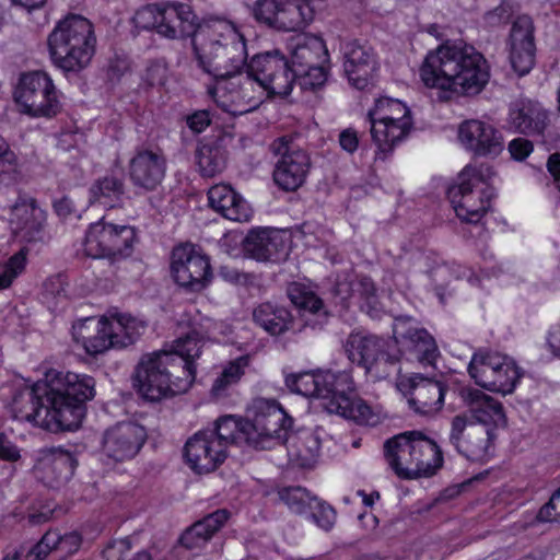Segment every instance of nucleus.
<instances>
[{
	"label": "nucleus",
	"instance_id": "obj_1",
	"mask_svg": "<svg viewBox=\"0 0 560 560\" xmlns=\"http://www.w3.org/2000/svg\"><path fill=\"white\" fill-rule=\"evenodd\" d=\"M95 396V380L85 374L49 370L44 381L16 389L12 398L15 419L51 433L79 429L86 401Z\"/></svg>",
	"mask_w": 560,
	"mask_h": 560
},
{
	"label": "nucleus",
	"instance_id": "obj_2",
	"mask_svg": "<svg viewBox=\"0 0 560 560\" xmlns=\"http://www.w3.org/2000/svg\"><path fill=\"white\" fill-rule=\"evenodd\" d=\"M420 77L427 88L474 96L489 82L490 67L472 45L448 40L427 55Z\"/></svg>",
	"mask_w": 560,
	"mask_h": 560
},
{
	"label": "nucleus",
	"instance_id": "obj_3",
	"mask_svg": "<svg viewBox=\"0 0 560 560\" xmlns=\"http://www.w3.org/2000/svg\"><path fill=\"white\" fill-rule=\"evenodd\" d=\"M291 393L315 397L328 413H336L360 425L374 427L381 415L355 392L352 378L345 372L305 371L285 376Z\"/></svg>",
	"mask_w": 560,
	"mask_h": 560
},
{
	"label": "nucleus",
	"instance_id": "obj_4",
	"mask_svg": "<svg viewBox=\"0 0 560 560\" xmlns=\"http://www.w3.org/2000/svg\"><path fill=\"white\" fill-rule=\"evenodd\" d=\"M196 377V365L177 353L176 349L144 354L133 373V386L149 401L183 394Z\"/></svg>",
	"mask_w": 560,
	"mask_h": 560
},
{
	"label": "nucleus",
	"instance_id": "obj_5",
	"mask_svg": "<svg viewBox=\"0 0 560 560\" xmlns=\"http://www.w3.org/2000/svg\"><path fill=\"white\" fill-rule=\"evenodd\" d=\"M52 65L65 74H78L86 69L96 48L93 24L79 14H68L58 21L47 37Z\"/></svg>",
	"mask_w": 560,
	"mask_h": 560
},
{
	"label": "nucleus",
	"instance_id": "obj_6",
	"mask_svg": "<svg viewBox=\"0 0 560 560\" xmlns=\"http://www.w3.org/2000/svg\"><path fill=\"white\" fill-rule=\"evenodd\" d=\"M198 67L218 83L230 82L244 92L243 77L248 58L246 42L237 32L191 40Z\"/></svg>",
	"mask_w": 560,
	"mask_h": 560
},
{
	"label": "nucleus",
	"instance_id": "obj_7",
	"mask_svg": "<svg viewBox=\"0 0 560 560\" xmlns=\"http://www.w3.org/2000/svg\"><path fill=\"white\" fill-rule=\"evenodd\" d=\"M494 174L491 166L467 165L457 176V183L447 189L456 215L465 222L478 223L490 208L494 189L481 187Z\"/></svg>",
	"mask_w": 560,
	"mask_h": 560
},
{
	"label": "nucleus",
	"instance_id": "obj_8",
	"mask_svg": "<svg viewBox=\"0 0 560 560\" xmlns=\"http://www.w3.org/2000/svg\"><path fill=\"white\" fill-rule=\"evenodd\" d=\"M257 83L269 96H288L294 84L290 60L278 49L257 52L247 58L243 77L244 91Z\"/></svg>",
	"mask_w": 560,
	"mask_h": 560
},
{
	"label": "nucleus",
	"instance_id": "obj_9",
	"mask_svg": "<svg viewBox=\"0 0 560 560\" xmlns=\"http://www.w3.org/2000/svg\"><path fill=\"white\" fill-rule=\"evenodd\" d=\"M137 231L131 225H118L106 222L104 218L90 224L83 247L86 256L106 259L115 265L131 256Z\"/></svg>",
	"mask_w": 560,
	"mask_h": 560
},
{
	"label": "nucleus",
	"instance_id": "obj_10",
	"mask_svg": "<svg viewBox=\"0 0 560 560\" xmlns=\"http://www.w3.org/2000/svg\"><path fill=\"white\" fill-rule=\"evenodd\" d=\"M368 116L372 139L383 153H390L412 126L410 109L399 100L389 97L378 98Z\"/></svg>",
	"mask_w": 560,
	"mask_h": 560
},
{
	"label": "nucleus",
	"instance_id": "obj_11",
	"mask_svg": "<svg viewBox=\"0 0 560 560\" xmlns=\"http://www.w3.org/2000/svg\"><path fill=\"white\" fill-rule=\"evenodd\" d=\"M390 348L389 340L363 332H351L345 343L348 359L380 380L390 376L399 362Z\"/></svg>",
	"mask_w": 560,
	"mask_h": 560
},
{
	"label": "nucleus",
	"instance_id": "obj_12",
	"mask_svg": "<svg viewBox=\"0 0 560 560\" xmlns=\"http://www.w3.org/2000/svg\"><path fill=\"white\" fill-rule=\"evenodd\" d=\"M293 419L276 401L259 398L253 404V419L245 420L249 430L252 447L270 450L278 442L285 444L290 441L289 431Z\"/></svg>",
	"mask_w": 560,
	"mask_h": 560
},
{
	"label": "nucleus",
	"instance_id": "obj_13",
	"mask_svg": "<svg viewBox=\"0 0 560 560\" xmlns=\"http://www.w3.org/2000/svg\"><path fill=\"white\" fill-rule=\"evenodd\" d=\"M468 373L477 385L503 395L511 394L522 376L511 358L489 351L474 353Z\"/></svg>",
	"mask_w": 560,
	"mask_h": 560
},
{
	"label": "nucleus",
	"instance_id": "obj_14",
	"mask_svg": "<svg viewBox=\"0 0 560 560\" xmlns=\"http://www.w3.org/2000/svg\"><path fill=\"white\" fill-rule=\"evenodd\" d=\"M255 21L278 32H296L306 27L315 12L304 0H256L250 8Z\"/></svg>",
	"mask_w": 560,
	"mask_h": 560
},
{
	"label": "nucleus",
	"instance_id": "obj_15",
	"mask_svg": "<svg viewBox=\"0 0 560 560\" xmlns=\"http://www.w3.org/2000/svg\"><path fill=\"white\" fill-rule=\"evenodd\" d=\"M14 98L23 107V113L34 117H52L61 108L55 84L43 71L22 74Z\"/></svg>",
	"mask_w": 560,
	"mask_h": 560
},
{
	"label": "nucleus",
	"instance_id": "obj_16",
	"mask_svg": "<svg viewBox=\"0 0 560 560\" xmlns=\"http://www.w3.org/2000/svg\"><path fill=\"white\" fill-rule=\"evenodd\" d=\"M171 275L188 292H201L212 280L210 258L194 244H180L171 254Z\"/></svg>",
	"mask_w": 560,
	"mask_h": 560
},
{
	"label": "nucleus",
	"instance_id": "obj_17",
	"mask_svg": "<svg viewBox=\"0 0 560 560\" xmlns=\"http://www.w3.org/2000/svg\"><path fill=\"white\" fill-rule=\"evenodd\" d=\"M395 353L407 361H417L423 366H433L439 357L434 338L424 329L419 328L408 316L395 318L393 324Z\"/></svg>",
	"mask_w": 560,
	"mask_h": 560
},
{
	"label": "nucleus",
	"instance_id": "obj_18",
	"mask_svg": "<svg viewBox=\"0 0 560 560\" xmlns=\"http://www.w3.org/2000/svg\"><path fill=\"white\" fill-rule=\"evenodd\" d=\"M275 152L281 155L273 170L276 185L285 191H295L306 179L311 159L306 151L294 147L285 137L272 143Z\"/></svg>",
	"mask_w": 560,
	"mask_h": 560
},
{
	"label": "nucleus",
	"instance_id": "obj_19",
	"mask_svg": "<svg viewBox=\"0 0 560 560\" xmlns=\"http://www.w3.org/2000/svg\"><path fill=\"white\" fill-rule=\"evenodd\" d=\"M166 173V158L160 150L139 147L128 164V176L136 194L155 191Z\"/></svg>",
	"mask_w": 560,
	"mask_h": 560
},
{
	"label": "nucleus",
	"instance_id": "obj_20",
	"mask_svg": "<svg viewBox=\"0 0 560 560\" xmlns=\"http://www.w3.org/2000/svg\"><path fill=\"white\" fill-rule=\"evenodd\" d=\"M495 439L490 429L476 430L468 413L456 415L451 421L448 443L455 451L468 459H480L489 452Z\"/></svg>",
	"mask_w": 560,
	"mask_h": 560
},
{
	"label": "nucleus",
	"instance_id": "obj_21",
	"mask_svg": "<svg viewBox=\"0 0 560 560\" xmlns=\"http://www.w3.org/2000/svg\"><path fill=\"white\" fill-rule=\"evenodd\" d=\"M145 441L144 427L130 421L118 422L104 432L102 451L115 462H125L133 458Z\"/></svg>",
	"mask_w": 560,
	"mask_h": 560
},
{
	"label": "nucleus",
	"instance_id": "obj_22",
	"mask_svg": "<svg viewBox=\"0 0 560 560\" xmlns=\"http://www.w3.org/2000/svg\"><path fill=\"white\" fill-rule=\"evenodd\" d=\"M534 23L528 15L517 16L510 33V61L520 75L527 74L535 65L536 45Z\"/></svg>",
	"mask_w": 560,
	"mask_h": 560
},
{
	"label": "nucleus",
	"instance_id": "obj_23",
	"mask_svg": "<svg viewBox=\"0 0 560 560\" xmlns=\"http://www.w3.org/2000/svg\"><path fill=\"white\" fill-rule=\"evenodd\" d=\"M458 139L468 151L478 156H497L503 150L501 131L488 121L470 119L462 122Z\"/></svg>",
	"mask_w": 560,
	"mask_h": 560
},
{
	"label": "nucleus",
	"instance_id": "obj_24",
	"mask_svg": "<svg viewBox=\"0 0 560 560\" xmlns=\"http://www.w3.org/2000/svg\"><path fill=\"white\" fill-rule=\"evenodd\" d=\"M200 27V20L190 4L164 1L159 35L167 39L192 37L200 40L202 32L197 35Z\"/></svg>",
	"mask_w": 560,
	"mask_h": 560
},
{
	"label": "nucleus",
	"instance_id": "obj_25",
	"mask_svg": "<svg viewBox=\"0 0 560 560\" xmlns=\"http://www.w3.org/2000/svg\"><path fill=\"white\" fill-rule=\"evenodd\" d=\"M245 256L257 261H280L287 256V246L282 231L273 228H255L248 231L242 241Z\"/></svg>",
	"mask_w": 560,
	"mask_h": 560
},
{
	"label": "nucleus",
	"instance_id": "obj_26",
	"mask_svg": "<svg viewBox=\"0 0 560 560\" xmlns=\"http://www.w3.org/2000/svg\"><path fill=\"white\" fill-rule=\"evenodd\" d=\"M343 59V70L349 83L358 90L366 89L377 70V59L372 47L358 40L347 43Z\"/></svg>",
	"mask_w": 560,
	"mask_h": 560
},
{
	"label": "nucleus",
	"instance_id": "obj_27",
	"mask_svg": "<svg viewBox=\"0 0 560 560\" xmlns=\"http://www.w3.org/2000/svg\"><path fill=\"white\" fill-rule=\"evenodd\" d=\"M508 121L515 132L544 138L549 126V114L540 103L520 98L510 104Z\"/></svg>",
	"mask_w": 560,
	"mask_h": 560
},
{
	"label": "nucleus",
	"instance_id": "obj_28",
	"mask_svg": "<svg viewBox=\"0 0 560 560\" xmlns=\"http://www.w3.org/2000/svg\"><path fill=\"white\" fill-rule=\"evenodd\" d=\"M213 434L199 431L185 444L184 456L189 467L198 474L211 472L226 458L223 447H217Z\"/></svg>",
	"mask_w": 560,
	"mask_h": 560
},
{
	"label": "nucleus",
	"instance_id": "obj_29",
	"mask_svg": "<svg viewBox=\"0 0 560 560\" xmlns=\"http://www.w3.org/2000/svg\"><path fill=\"white\" fill-rule=\"evenodd\" d=\"M221 326V322L198 312L191 319L190 330L175 339L172 346L179 355L195 364V360L201 354L205 341L209 340Z\"/></svg>",
	"mask_w": 560,
	"mask_h": 560
},
{
	"label": "nucleus",
	"instance_id": "obj_30",
	"mask_svg": "<svg viewBox=\"0 0 560 560\" xmlns=\"http://www.w3.org/2000/svg\"><path fill=\"white\" fill-rule=\"evenodd\" d=\"M12 213V222L23 240L27 242L43 240L46 211L37 205L35 198L20 196L13 206Z\"/></svg>",
	"mask_w": 560,
	"mask_h": 560
},
{
	"label": "nucleus",
	"instance_id": "obj_31",
	"mask_svg": "<svg viewBox=\"0 0 560 560\" xmlns=\"http://www.w3.org/2000/svg\"><path fill=\"white\" fill-rule=\"evenodd\" d=\"M72 336L75 342L81 343L90 355H97L113 348L107 317L80 319L72 326Z\"/></svg>",
	"mask_w": 560,
	"mask_h": 560
},
{
	"label": "nucleus",
	"instance_id": "obj_32",
	"mask_svg": "<svg viewBox=\"0 0 560 560\" xmlns=\"http://www.w3.org/2000/svg\"><path fill=\"white\" fill-rule=\"evenodd\" d=\"M463 398L468 406L470 421L483 424L492 432L497 428L505 427L506 417L500 401L479 389H468Z\"/></svg>",
	"mask_w": 560,
	"mask_h": 560
},
{
	"label": "nucleus",
	"instance_id": "obj_33",
	"mask_svg": "<svg viewBox=\"0 0 560 560\" xmlns=\"http://www.w3.org/2000/svg\"><path fill=\"white\" fill-rule=\"evenodd\" d=\"M409 405L420 415H431L442 409L446 387L443 383L416 374L410 378Z\"/></svg>",
	"mask_w": 560,
	"mask_h": 560
},
{
	"label": "nucleus",
	"instance_id": "obj_34",
	"mask_svg": "<svg viewBox=\"0 0 560 560\" xmlns=\"http://www.w3.org/2000/svg\"><path fill=\"white\" fill-rule=\"evenodd\" d=\"M410 435L399 433L384 443V454L389 467L400 479H418L417 462L411 453Z\"/></svg>",
	"mask_w": 560,
	"mask_h": 560
},
{
	"label": "nucleus",
	"instance_id": "obj_35",
	"mask_svg": "<svg viewBox=\"0 0 560 560\" xmlns=\"http://www.w3.org/2000/svg\"><path fill=\"white\" fill-rule=\"evenodd\" d=\"M232 142L233 136L221 131L213 140L197 148L196 159L201 176L213 177L225 168L228 148Z\"/></svg>",
	"mask_w": 560,
	"mask_h": 560
},
{
	"label": "nucleus",
	"instance_id": "obj_36",
	"mask_svg": "<svg viewBox=\"0 0 560 560\" xmlns=\"http://www.w3.org/2000/svg\"><path fill=\"white\" fill-rule=\"evenodd\" d=\"M209 205L224 218L232 221H247L252 209L247 201L230 185L219 184L208 191Z\"/></svg>",
	"mask_w": 560,
	"mask_h": 560
},
{
	"label": "nucleus",
	"instance_id": "obj_37",
	"mask_svg": "<svg viewBox=\"0 0 560 560\" xmlns=\"http://www.w3.org/2000/svg\"><path fill=\"white\" fill-rule=\"evenodd\" d=\"M229 517L228 510L219 509L186 528L178 542L188 550L200 549L223 527Z\"/></svg>",
	"mask_w": 560,
	"mask_h": 560
},
{
	"label": "nucleus",
	"instance_id": "obj_38",
	"mask_svg": "<svg viewBox=\"0 0 560 560\" xmlns=\"http://www.w3.org/2000/svg\"><path fill=\"white\" fill-rule=\"evenodd\" d=\"M407 434H411V453L416 457L418 478L434 475L443 465V454L440 446L421 431H407Z\"/></svg>",
	"mask_w": 560,
	"mask_h": 560
},
{
	"label": "nucleus",
	"instance_id": "obj_39",
	"mask_svg": "<svg viewBox=\"0 0 560 560\" xmlns=\"http://www.w3.org/2000/svg\"><path fill=\"white\" fill-rule=\"evenodd\" d=\"M329 62V55L325 42L317 36H306L301 39L292 51L290 60L291 71L296 73L314 66Z\"/></svg>",
	"mask_w": 560,
	"mask_h": 560
},
{
	"label": "nucleus",
	"instance_id": "obj_40",
	"mask_svg": "<svg viewBox=\"0 0 560 560\" xmlns=\"http://www.w3.org/2000/svg\"><path fill=\"white\" fill-rule=\"evenodd\" d=\"M207 433L213 434L211 439L215 442L217 447H226L230 444L245 443L252 446V438L249 430L245 428V420L237 419L234 416H224L215 421L214 429L206 430Z\"/></svg>",
	"mask_w": 560,
	"mask_h": 560
},
{
	"label": "nucleus",
	"instance_id": "obj_41",
	"mask_svg": "<svg viewBox=\"0 0 560 560\" xmlns=\"http://www.w3.org/2000/svg\"><path fill=\"white\" fill-rule=\"evenodd\" d=\"M253 319L271 336L282 335L293 324V317L288 308L269 302L261 303L254 310Z\"/></svg>",
	"mask_w": 560,
	"mask_h": 560
},
{
	"label": "nucleus",
	"instance_id": "obj_42",
	"mask_svg": "<svg viewBox=\"0 0 560 560\" xmlns=\"http://www.w3.org/2000/svg\"><path fill=\"white\" fill-rule=\"evenodd\" d=\"M144 326L136 318L118 314L108 318V332L113 339V348L122 349L133 345Z\"/></svg>",
	"mask_w": 560,
	"mask_h": 560
},
{
	"label": "nucleus",
	"instance_id": "obj_43",
	"mask_svg": "<svg viewBox=\"0 0 560 560\" xmlns=\"http://www.w3.org/2000/svg\"><path fill=\"white\" fill-rule=\"evenodd\" d=\"M23 179L22 163L8 141L0 136V189L16 186Z\"/></svg>",
	"mask_w": 560,
	"mask_h": 560
},
{
	"label": "nucleus",
	"instance_id": "obj_44",
	"mask_svg": "<svg viewBox=\"0 0 560 560\" xmlns=\"http://www.w3.org/2000/svg\"><path fill=\"white\" fill-rule=\"evenodd\" d=\"M125 194V182L121 176L105 175L90 188L91 199L110 208L115 207Z\"/></svg>",
	"mask_w": 560,
	"mask_h": 560
},
{
	"label": "nucleus",
	"instance_id": "obj_45",
	"mask_svg": "<svg viewBox=\"0 0 560 560\" xmlns=\"http://www.w3.org/2000/svg\"><path fill=\"white\" fill-rule=\"evenodd\" d=\"M291 443L294 448L293 455L299 460L300 466L306 468L313 466L319 456L320 441L319 438L310 431L303 432L301 436L290 435Z\"/></svg>",
	"mask_w": 560,
	"mask_h": 560
},
{
	"label": "nucleus",
	"instance_id": "obj_46",
	"mask_svg": "<svg viewBox=\"0 0 560 560\" xmlns=\"http://www.w3.org/2000/svg\"><path fill=\"white\" fill-rule=\"evenodd\" d=\"M249 361L250 359L248 355H241L237 359L229 362L220 376L214 380L211 392L219 396L230 385L237 383L244 375L245 369L248 366Z\"/></svg>",
	"mask_w": 560,
	"mask_h": 560
},
{
	"label": "nucleus",
	"instance_id": "obj_47",
	"mask_svg": "<svg viewBox=\"0 0 560 560\" xmlns=\"http://www.w3.org/2000/svg\"><path fill=\"white\" fill-rule=\"evenodd\" d=\"M279 498L284 502L289 509L298 514H306L307 509L312 508V502L316 497L311 495L310 492L300 486L287 487L278 491Z\"/></svg>",
	"mask_w": 560,
	"mask_h": 560
},
{
	"label": "nucleus",
	"instance_id": "obj_48",
	"mask_svg": "<svg viewBox=\"0 0 560 560\" xmlns=\"http://www.w3.org/2000/svg\"><path fill=\"white\" fill-rule=\"evenodd\" d=\"M163 5L164 2H155L140 8L133 16L136 26L141 30L155 31L159 34Z\"/></svg>",
	"mask_w": 560,
	"mask_h": 560
},
{
	"label": "nucleus",
	"instance_id": "obj_49",
	"mask_svg": "<svg viewBox=\"0 0 560 560\" xmlns=\"http://www.w3.org/2000/svg\"><path fill=\"white\" fill-rule=\"evenodd\" d=\"M42 465L47 471L55 475L54 481L57 483L67 480L73 470V459L68 453H56L51 457L45 458Z\"/></svg>",
	"mask_w": 560,
	"mask_h": 560
},
{
	"label": "nucleus",
	"instance_id": "obj_50",
	"mask_svg": "<svg viewBox=\"0 0 560 560\" xmlns=\"http://www.w3.org/2000/svg\"><path fill=\"white\" fill-rule=\"evenodd\" d=\"M26 254V249L22 248L4 264L0 272V290L9 288L13 280L24 270Z\"/></svg>",
	"mask_w": 560,
	"mask_h": 560
},
{
	"label": "nucleus",
	"instance_id": "obj_51",
	"mask_svg": "<svg viewBox=\"0 0 560 560\" xmlns=\"http://www.w3.org/2000/svg\"><path fill=\"white\" fill-rule=\"evenodd\" d=\"M327 75L328 69L326 63H322L296 73L295 83L299 84L302 90L314 91L326 83Z\"/></svg>",
	"mask_w": 560,
	"mask_h": 560
},
{
	"label": "nucleus",
	"instance_id": "obj_52",
	"mask_svg": "<svg viewBox=\"0 0 560 560\" xmlns=\"http://www.w3.org/2000/svg\"><path fill=\"white\" fill-rule=\"evenodd\" d=\"M310 518L322 529L329 530L336 520L335 510L327 504L318 500L317 498L312 502V508L307 509Z\"/></svg>",
	"mask_w": 560,
	"mask_h": 560
},
{
	"label": "nucleus",
	"instance_id": "obj_53",
	"mask_svg": "<svg viewBox=\"0 0 560 560\" xmlns=\"http://www.w3.org/2000/svg\"><path fill=\"white\" fill-rule=\"evenodd\" d=\"M57 541L56 532H46L40 540L25 551L27 560H44L52 550Z\"/></svg>",
	"mask_w": 560,
	"mask_h": 560
},
{
	"label": "nucleus",
	"instance_id": "obj_54",
	"mask_svg": "<svg viewBox=\"0 0 560 560\" xmlns=\"http://www.w3.org/2000/svg\"><path fill=\"white\" fill-rule=\"evenodd\" d=\"M292 303L300 310L317 315L323 308V301L311 291H299L291 294Z\"/></svg>",
	"mask_w": 560,
	"mask_h": 560
},
{
	"label": "nucleus",
	"instance_id": "obj_55",
	"mask_svg": "<svg viewBox=\"0 0 560 560\" xmlns=\"http://www.w3.org/2000/svg\"><path fill=\"white\" fill-rule=\"evenodd\" d=\"M130 537L110 541L103 550L105 560H125L126 555L131 550Z\"/></svg>",
	"mask_w": 560,
	"mask_h": 560
},
{
	"label": "nucleus",
	"instance_id": "obj_56",
	"mask_svg": "<svg viewBox=\"0 0 560 560\" xmlns=\"http://www.w3.org/2000/svg\"><path fill=\"white\" fill-rule=\"evenodd\" d=\"M353 292L355 296L365 300L369 307H373L376 302V289L374 282L369 277H360L354 280Z\"/></svg>",
	"mask_w": 560,
	"mask_h": 560
},
{
	"label": "nucleus",
	"instance_id": "obj_57",
	"mask_svg": "<svg viewBox=\"0 0 560 560\" xmlns=\"http://www.w3.org/2000/svg\"><path fill=\"white\" fill-rule=\"evenodd\" d=\"M56 538L55 550L63 553L66 557L77 552L82 542L81 536L78 533H69L60 536L56 532Z\"/></svg>",
	"mask_w": 560,
	"mask_h": 560
},
{
	"label": "nucleus",
	"instance_id": "obj_58",
	"mask_svg": "<svg viewBox=\"0 0 560 560\" xmlns=\"http://www.w3.org/2000/svg\"><path fill=\"white\" fill-rule=\"evenodd\" d=\"M142 80L149 88L164 84L166 80V67L159 61L149 62L142 75Z\"/></svg>",
	"mask_w": 560,
	"mask_h": 560
},
{
	"label": "nucleus",
	"instance_id": "obj_59",
	"mask_svg": "<svg viewBox=\"0 0 560 560\" xmlns=\"http://www.w3.org/2000/svg\"><path fill=\"white\" fill-rule=\"evenodd\" d=\"M186 124L194 133H200L211 124L210 112L207 109L196 110L186 116Z\"/></svg>",
	"mask_w": 560,
	"mask_h": 560
},
{
	"label": "nucleus",
	"instance_id": "obj_60",
	"mask_svg": "<svg viewBox=\"0 0 560 560\" xmlns=\"http://www.w3.org/2000/svg\"><path fill=\"white\" fill-rule=\"evenodd\" d=\"M512 13V4L509 1H502L499 7L486 14V20L490 25L505 24Z\"/></svg>",
	"mask_w": 560,
	"mask_h": 560
},
{
	"label": "nucleus",
	"instance_id": "obj_61",
	"mask_svg": "<svg viewBox=\"0 0 560 560\" xmlns=\"http://www.w3.org/2000/svg\"><path fill=\"white\" fill-rule=\"evenodd\" d=\"M534 145L533 142L526 138H516L509 143V151L514 160L523 161L532 152Z\"/></svg>",
	"mask_w": 560,
	"mask_h": 560
},
{
	"label": "nucleus",
	"instance_id": "obj_62",
	"mask_svg": "<svg viewBox=\"0 0 560 560\" xmlns=\"http://www.w3.org/2000/svg\"><path fill=\"white\" fill-rule=\"evenodd\" d=\"M129 70V62L126 58L115 57L108 62L106 77L110 82H118L121 77Z\"/></svg>",
	"mask_w": 560,
	"mask_h": 560
},
{
	"label": "nucleus",
	"instance_id": "obj_63",
	"mask_svg": "<svg viewBox=\"0 0 560 560\" xmlns=\"http://www.w3.org/2000/svg\"><path fill=\"white\" fill-rule=\"evenodd\" d=\"M339 144L348 153H353L359 145V138L355 130L345 129L339 135Z\"/></svg>",
	"mask_w": 560,
	"mask_h": 560
},
{
	"label": "nucleus",
	"instance_id": "obj_64",
	"mask_svg": "<svg viewBox=\"0 0 560 560\" xmlns=\"http://www.w3.org/2000/svg\"><path fill=\"white\" fill-rule=\"evenodd\" d=\"M0 458L12 462L20 458L19 450L4 434H0Z\"/></svg>",
	"mask_w": 560,
	"mask_h": 560
}]
</instances>
